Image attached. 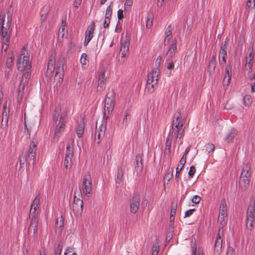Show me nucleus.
<instances>
[{"mask_svg":"<svg viewBox=\"0 0 255 255\" xmlns=\"http://www.w3.org/2000/svg\"><path fill=\"white\" fill-rule=\"evenodd\" d=\"M64 225L63 219L62 217L58 218L55 223V232L60 234Z\"/></svg>","mask_w":255,"mask_h":255,"instance_id":"cd10ccee","label":"nucleus"},{"mask_svg":"<svg viewBox=\"0 0 255 255\" xmlns=\"http://www.w3.org/2000/svg\"><path fill=\"white\" fill-rule=\"evenodd\" d=\"M232 77V67L229 64L227 66L225 69V74L223 80L224 87H228L230 83Z\"/></svg>","mask_w":255,"mask_h":255,"instance_id":"a211bd4d","label":"nucleus"},{"mask_svg":"<svg viewBox=\"0 0 255 255\" xmlns=\"http://www.w3.org/2000/svg\"><path fill=\"white\" fill-rule=\"evenodd\" d=\"M237 134V131L235 129H231L227 134L225 139V141L227 142H232L234 141V139L235 138Z\"/></svg>","mask_w":255,"mask_h":255,"instance_id":"bb28decb","label":"nucleus"},{"mask_svg":"<svg viewBox=\"0 0 255 255\" xmlns=\"http://www.w3.org/2000/svg\"><path fill=\"white\" fill-rule=\"evenodd\" d=\"M72 209L75 216L78 217L81 215L83 209V202L80 191L78 192L77 193H75Z\"/></svg>","mask_w":255,"mask_h":255,"instance_id":"0eeeda50","label":"nucleus"},{"mask_svg":"<svg viewBox=\"0 0 255 255\" xmlns=\"http://www.w3.org/2000/svg\"><path fill=\"white\" fill-rule=\"evenodd\" d=\"M64 255H77L74 251L72 248H68L66 250Z\"/></svg>","mask_w":255,"mask_h":255,"instance_id":"c03bdc74","label":"nucleus"},{"mask_svg":"<svg viewBox=\"0 0 255 255\" xmlns=\"http://www.w3.org/2000/svg\"><path fill=\"white\" fill-rule=\"evenodd\" d=\"M40 200V197L39 196H36L31 205V208L34 209V210H37L39 206Z\"/></svg>","mask_w":255,"mask_h":255,"instance_id":"58836bf2","label":"nucleus"},{"mask_svg":"<svg viewBox=\"0 0 255 255\" xmlns=\"http://www.w3.org/2000/svg\"><path fill=\"white\" fill-rule=\"evenodd\" d=\"M37 214H38V211H37V210H34V209L30 208L29 216L31 219L32 218H37L36 217Z\"/></svg>","mask_w":255,"mask_h":255,"instance_id":"8fccbe9b","label":"nucleus"},{"mask_svg":"<svg viewBox=\"0 0 255 255\" xmlns=\"http://www.w3.org/2000/svg\"><path fill=\"white\" fill-rule=\"evenodd\" d=\"M8 120V117L7 115V113L6 111H3L2 112V122H3L4 120L5 122H7Z\"/></svg>","mask_w":255,"mask_h":255,"instance_id":"4d7b16f0","label":"nucleus"},{"mask_svg":"<svg viewBox=\"0 0 255 255\" xmlns=\"http://www.w3.org/2000/svg\"><path fill=\"white\" fill-rule=\"evenodd\" d=\"M159 73V69H156L152 70L148 75L147 88L150 92L153 91L154 86H156L157 83Z\"/></svg>","mask_w":255,"mask_h":255,"instance_id":"9d476101","label":"nucleus"},{"mask_svg":"<svg viewBox=\"0 0 255 255\" xmlns=\"http://www.w3.org/2000/svg\"><path fill=\"white\" fill-rule=\"evenodd\" d=\"M176 213V208L172 207L171 209L170 215V221H173L174 220V216Z\"/></svg>","mask_w":255,"mask_h":255,"instance_id":"37998d69","label":"nucleus"},{"mask_svg":"<svg viewBox=\"0 0 255 255\" xmlns=\"http://www.w3.org/2000/svg\"><path fill=\"white\" fill-rule=\"evenodd\" d=\"M129 45V40L128 38L121 41L120 50L118 56V61L120 63H124L128 55Z\"/></svg>","mask_w":255,"mask_h":255,"instance_id":"1a4fd4ad","label":"nucleus"},{"mask_svg":"<svg viewBox=\"0 0 255 255\" xmlns=\"http://www.w3.org/2000/svg\"><path fill=\"white\" fill-rule=\"evenodd\" d=\"M82 191L85 196L90 197L92 191V180L89 174H86L83 177Z\"/></svg>","mask_w":255,"mask_h":255,"instance_id":"f8f14e48","label":"nucleus"},{"mask_svg":"<svg viewBox=\"0 0 255 255\" xmlns=\"http://www.w3.org/2000/svg\"><path fill=\"white\" fill-rule=\"evenodd\" d=\"M130 119V116L129 113L128 112H126L125 113V116H124V118L123 119V123L126 125L128 124L129 122Z\"/></svg>","mask_w":255,"mask_h":255,"instance_id":"79ce46f5","label":"nucleus"},{"mask_svg":"<svg viewBox=\"0 0 255 255\" xmlns=\"http://www.w3.org/2000/svg\"><path fill=\"white\" fill-rule=\"evenodd\" d=\"M14 56L11 54L10 56L7 57L6 60V66L8 68H10L13 65Z\"/></svg>","mask_w":255,"mask_h":255,"instance_id":"ea45409f","label":"nucleus"},{"mask_svg":"<svg viewBox=\"0 0 255 255\" xmlns=\"http://www.w3.org/2000/svg\"><path fill=\"white\" fill-rule=\"evenodd\" d=\"M219 215H228L227 205L225 200H222L219 206Z\"/></svg>","mask_w":255,"mask_h":255,"instance_id":"393cba45","label":"nucleus"},{"mask_svg":"<svg viewBox=\"0 0 255 255\" xmlns=\"http://www.w3.org/2000/svg\"><path fill=\"white\" fill-rule=\"evenodd\" d=\"M112 16V9L111 8V5H109L106 10V15L105 19L103 23V27L104 28H107L109 27V24L111 22V17Z\"/></svg>","mask_w":255,"mask_h":255,"instance_id":"4be33fe9","label":"nucleus"},{"mask_svg":"<svg viewBox=\"0 0 255 255\" xmlns=\"http://www.w3.org/2000/svg\"><path fill=\"white\" fill-rule=\"evenodd\" d=\"M148 205V202L147 199H143L141 202V207L145 209Z\"/></svg>","mask_w":255,"mask_h":255,"instance_id":"bf43d9fd","label":"nucleus"},{"mask_svg":"<svg viewBox=\"0 0 255 255\" xmlns=\"http://www.w3.org/2000/svg\"><path fill=\"white\" fill-rule=\"evenodd\" d=\"M159 248L157 247H154L152 249V255H157Z\"/></svg>","mask_w":255,"mask_h":255,"instance_id":"e2e57ef3","label":"nucleus"},{"mask_svg":"<svg viewBox=\"0 0 255 255\" xmlns=\"http://www.w3.org/2000/svg\"><path fill=\"white\" fill-rule=\"evenodd\" d=\"M251 88L253 92L255 93V74L251 79Z\"/></svg>","mask_w":255,"mask_h":255,"instance_id":"a18cd8bd","label":"nucleus"},{"mask_svg":"<svg viewBox=\"0 0 255 255\" xmlns=\"http://www.w3.org/2000/svg\"><path fill=\"white\" fill-rule=\"evenodd\" d=\"M195 211V209H190L186 211L185 213V217H188L193 214V212Z\"/></svg>","mask_w":255,"mask_h":255,"instance_id":"6e6d98bb","label":"nucleus"},{"mask_svg":"<svg viewBox=\"0 0 255 255\" xmlns=\"http://www.w3.org/2000/svg\"><path fill=\"white\" fill-rule=\"evenodd\" d=\"M216 65V60L215 56H212L209 64V69L210 72H213L215 71Z\"/></svg>","mask_w":255,"mask_h":255,"instance_id":"f704fd0d","label":"nucleus"},{"mask_svg":"<svg viewBox=\"0 0 255 255\" xmlns=\"http://www.w3.org/2000/svg\"><path fill=\"white\" fill-rule=\"evenodd\" d=\"M95 29V24L92 22L87 28L85 32V39L84 41V45L86 46L93 37V33Z\"/></svg>","mask_w":255,"mask_h":255,"instance_id":"dca6fc26","label":"nucleus"},{"mask_svg":"<svg viewBox=\"0 0 255 255\" xmlns=\"http://www.w3.org/2000/svg\"><path fill=\"white\" fill-rule=\"evenodd\" d=\"M55 56H51L49 58L48 64H47V72H49L50 73H52L55 69Z\"/></svg>","mask_w":255,"mask_h":255,"instance_id":"c85d7f7f","label":"nucleus"},{"mask_svg":"<svg viewBox=\"0 0 255 255\" xmlns=\"http://www.w3.org/2000/svg\"><path fill=\"white\" fill-rule=\"evenodd\" d=\"M185 163V157H182L179 161V165L177 166L176 169L175 179L177 181H178L180 178V172L183 168Z\"/></svg>","mask_w":255,"mask_h":255,"instance_id":"5701e85b","label":"nucleus"},{"mask_svg":"<svg viewBox=\"0 0 255 255\" xmlns=\"http://www.w3.org/2000/svg\"><path fill=\"white\" fill-rule=\"evenodd\" d=\"M112 100L111 98L107 96L105 99V104L104 113V120H107L110 118L111 115V112H112L111 109Z\"/></svg>","mask_w":255,"mask_h":255,"instance_id":"f3484780","label":"nucleus"},{"mask_svg":"<svg viewBox=\"0 0 255 255\" xmlns=\"http://www.w3.org/2000/svg\"><path fill=\"white\" fill-rule=\"evenodd\" d=\"M254 57V53L253 51L250 52L246 59L245 67L250 71L253 65V59Z\"/></svg>","mask_w":255,"mask_h":255,"instance_id":"b1692460","label":"nucleus"},{"mask_svg":"<svg viewBox=\"0 0 255 255\" xmlns=\"http://www.w3.org/2000/svg\"><path fill=\"white\" fill-rule=\"evenodd\" d=\"M106 131V127L102 124L99 128L96 126L95 130V142L97 144H99L101 141V138L104 136Z\"/></svg>","mask_w":255,"mask_h":255,"instance_id":"2eb2a0df","label":"nucleus"},{"mask_svg":"<svg viewBox=\"0 0 255 255\" xmlns=\"http://www.w3.org/2000/svg\"><path fill=\"white\" fill-rule=\"evenodd\" d=\"M196 172V168L194 166H192L190 168V170L188 172V175L190 177H192L193 176V175H194L195 173Z\"/></svg>","mask_w":255,"mask_h":255,"instance_id":"3c124183","label":"nucleus"},{"mask_svg":"<svg viewBox=\"0 0 255 255\" xmlns=\"http://www.w3.org/2000/svg\"><path fill=\"white\" fill-rule=\"evenodd\" d=\"M18 70H30L31 66L29 59V54L25 46H23L19 53L16 63Z\"/></svg>","mask_w":255,"mask_h":255,"instance_id":"423d86ee","label":"nucleus"},{"mask_svg":"<svg viewBox=\"0 0 255 255\" xmlns=\"http://www.w3.org/2000/svg\"><path fill=\"white\" fill-rule=\"evenodd\" d=\"M10 22L8 20L5 23V16L0 14V35L2 41V50L6 51L9 43L10 31L9 30Z\"/></svg>","mask_w":255,"mask_h":255,"instance_id":"f03ea898","label":"nucleus"},{"mask_svg":"<svg viewBox=\"0 0 255 255\" xmlns=\"http://www.w3.org/2000/svg\"><path fill=\"white\" fill-rule=\"evenodd\" d=\"M132 4V0H126L125 4V10H128V9L130 7Z\"/></svg>","mask_w":255,"mask_h":255,"instance_id":"603ef678","label":"nucleus"},{"mask_svg":"<svg viewBox=\"0 0 255 255\" xmlns=\"http://www.w3.org/2000/svg\"><path fill=\"white\" fill-rule=\"evenodd\" d=\"M124 17V11L122 9H119L118 11V17L119 20L122 19ZM120 23V21H119Z\"/></svg>","mask_w":255,"mask_h":255,"instance_id":"5fc2aeb1","label":"nucleus"},{"mask_svg":"<svg viewBox=\"0 0 255 255\" xmlns=\"http://www.w3.org/2000/svg\"><path fill=\"white\" fill-rule=\"evenodd\" d=\"M73 143H69L66 147V153L64 160V167L66 169H70L73 163Z\"/></svg>","mask_w":255,"mask_h":255,"instance_id":"9b49d317","label":"nucleus"},{"mask_svg":"<svg viewBox=\"0 0 255 255\" xmlns=\"http://www.w3.org/2000/svg\"><path fill=\"white\" fill-rule=\"evenodd\" d=\"M174 68V65L173 62V61H170L167 65V68L169 70L173 69Z\"/></svg>","mask_w":255,"mask_h":255,"instance_id":"680f3d73","label":"nucleus"},{"mask_svg":"<svg viewBox=\"0 0 255 255\" xmlns=\"http://www.w3.org/2000/svg\"><path fill=\"white\" fill-rule=\"evenodd\" d=\"M246 225L248 229L251 230L255 221V205L251 204L248 207L246 216Z\"/></svg>","mask_w":255,"mask_h":255,"instance_id":"ddd939ff","label":"nucleus"},{"mask_svg":"<svg viewBox=\"0 0 255 255\" xmlns=\"http://www.w3.org/2000/svg\"><path fill=\"white\" fill-rule=\"evenodd\" d=\"M253 99L250 95H246L243 97V104L246 107H249L253 103Z\"/></svg>","mask_w":255,"mask_h":255,"instance_id":"473e14b6","label":"nucleus"},{"mask_svg":"<svg viewBox=\"0 0 255 255\" xmlns=\"http://www.w3.org/2000/svg\"><path fill=\"white\" fill-rule=\"evenodd\" d=\"M200 201H201V197L197 195L194 196L192 199V202L195 204H197L199 203Z\"/></svg>","mask_w":255,"mask_h":255,"instance_id":"de8ad7c7","label":"nucleus"},{"mask_svg":"<svg viewBox=\"0 0 255 255\" xmlns=\"http://www.w3.org/2000/svg\"><path fill=\"white\" fill-rule=\"evenodd\" d=\"M247 5L248 7H254L255 5V0H248Z\"/></svg>","mask_w":255,"mask_h":255,"instance_id":"13d9d810","label":"nucleus"},{"mask_svg":"<svg viewBox=\"0 0 255 255\" xmlns=\"http://www.w3.org/2000/svg\"><path fill=\"white\" fill-rule=\"evenodd\" d=\"M80 62L83 65H85L88 62V56L86 53H83L81 56Z\"/></svg>","mask_w":255,"mask_h":255,"instance_id":"a19ab883","label":"nucleus"},{"mask_svg":"<svg viewBox=\"0 0 255 255\" xmlns=\"http://www.w3.org/2000/svg\"><path fill=\"white\" fill-rule=\"evenodd\" d=\"M38 219L37 218H32L30 226L28 228V233L34 237L37 231Z\"/></svg>","mask_w":255,"mask_h":255,"instance_id":"6ab92c4d","label":"nucleus"},{"mask_svg":"<svg viewBox=\"0 0 255 255\" xmlns=\"http://www.w3.org/2000/svg\"><path fill=\"white\" fill-rule=\"evenodd\" d=\"M123 176V173L122 171H118L117 175V179L119 181H121Z\"/></svg>","mask_w":255,"mask_h":255,"instance_id":"0e129e2a","label":"nucleus"},{"mask_svg":"<svg viewBox=\"0 0 255 255\" xmlns=\"http://www.w3.org/2000/svg\"><path fill=\"white\" fill-rule=\"evenodd\" d=\"M185 122V118H182L180 114L175 116V118L172 122V130L166 139L165 150H168V152H170L172 140L175 138L176 141H177V139L181 138L183 134Z\"/></svg>","mask_w":255,"mask_h":255,"instance_id":"f257e3e1","label":"nucleus"},{"mask_svg":"<svg viewBox=\"0 0 255 255\" xmlns=\"http://www.w3.org/2000/svg\"><path fill=\"white\" fill-rule=\"evenodd\" d=\"M228 215H218V223L219 224V230L217 236L214 246L215 255H220L222 248V236L223 235V227L227 225Z\"/></svg>","mask_w":255,"mask_h":255,"instance_id":"20e7f679","label":"nucleus"},{"mask_svg":"<svg viewBox=\"0 0 255 255\" xmlns=\"http://www.w3.org/2000/svg\"><path fill=\"white\" fill-rule=\"evenodd\" d=\"M153 15L151 14H148L145 19L146 22V27L147 28H150L152 25V21H153Z\"/></svg>","mask_w":255,"mask_h":255,"instance_id":"4c0bfd02","label":"nucleus"},{"mask_svg":"<svg viewBox=\"0 0 255 255\" xmlns=\"http://www.w3.org/2000/svg\"><path fill=\"white\" fill-rule=\"evenodd\" d=\"M233 253H234V252H233V249L229 248L227 250L226 255H233Z\"/></svg>","mask_w":255,"mask_h":255,"instance_id":"69168bd1","label":"nucleus"},{"mask_svg":"<svg viewBox=\"0 0 255 255\" xmlns=\"http://www.w3.org/2000/svg\"><path fill=\"white\" fill-rule=\"evenodd\" d=\"M173 177L172 172L170 171H168V172L166 174L164 178L166 179L167 181H169L171 178Z\"/></svg>","mask_w":255,"mask_h":255,"instance_id":"864d4df0","label":"nucleus"},{"mask_svg":"<svg viewBox=\"0 0 255 255\" xmlns=\"http://www.w3.org/2000/svg\"><path fill=\"white\" fill-rule=\"evenodd\" d=\"M242 178H245L247 179H250V168L248 166L246 165L245 166L242 170L241 173V176Z\"/></svg>","mask_w":255,"mask_h":255,"instance_id":"72a5a7b5","label":"nucleus"},{"mask_svg":"<svg viewBox=\"0 0 255 255\" xmlns=\"http://www.w3.org/2000/svg\"><path fill=\"white\" fill-rule=\"evenodd\" d=\"M61 110L60 107H57L55 109L53 114V120L54 121H57L59 117L60 118V115L62 113V112H61Z\"/></svg>","mask_w":255,"mask_h":255,"instance_id":"c9c22d12","label":"nucleus"},{"mask_svg":"<svg viewBox=\"0 0 255 255\" xmlns=\"http://www.w3.org/2000/svg\"><path fill=\"white\" fill-rule=\"evenodd\" d=\"M24 71H25V72L22 75L21 83L20 84V88L22 87V89L24 87V84L27 82V80L29 79L30 76V70H24Z\"/></svg>","mask_w":255,"mask_h":255,"instance_id":"a878e982","label":"nucleus"},{"mask_svg":"<svg viewBox=\"0 0 255 255\" xmlns=\"http://www.w3.org/2000/svg\"><path fill=\"white\" fill-rule=\"evenodd\" d=\"M38 144V141L36 138H33L30 142L29 149L26 154H22L19 156V161L20 166L22 167L26 162L28 164L30 162L33 164L36 159V150Z\"/></svg>","mask_w":255,"mask_h":255,"instance_id":"39448f33","label":"nucleus"},{"mask_svg":"<svg viewBox=\"0 0 255 255\" xmlns=\"http://www.w3.org/2000/svg\"><path fill=\"white\" fill-rule=\"evenodd\" d=\"M162 59L161 57L160 56H158L156 58V59L155 60V64L156 66L157 67L156 69H159V67L160 64L162 63Z\"/></svg>","mask_w":255,"mask_h":255,"instance_id":"49530a36","label":"nucleus"},{"mask_svg":"<svg viewBox=\"0 0 255 255\" xmlns=\"http://www.w3.org/2000/svg\"><path fill=\"white\" fill-rule=\"evenodd\" d=\"M74 47H75V43L72 41L70 42V43H69V50H72Z\"/></svg>","mask_w":255,"mask_h":255,"instance_id":"338daca9","label":"nucleus"},{"mask_svg":"<svg viewBox=\"0 0 255 255\" xmlns=\"http://www.w3.org/2000/svg\"><path fill=\"white\" fill-rule=\"evenodd\" d=\"M67 114L66 111H62L60 115L58 123L56 125L55 129V135L54 139L56 141L58 140V138L64 132L65 124L67 121Z\"/></svg>","mask_w":255,"mask_h":255,"instance_id":"6e6552de","label":"nucleus"},{"mask_svg":"<svg viewBox=\"0 0 255 255\" xmlns=\"http://www.w3.org/2000/svg\"><path fill=\"white\" fill-rule=\"evenodd\" d=\"M64 64L62 60L57 61L55 69V80L60 84L63 81L64 77Z\"/></svg>","mask_w":255,"mask_h":255,"instance_id":"4468645a","label":"nucleus"},{"mask_svg":"<svg viewBox=\"0 0 255 255\" xmlns=\"http://www.w3.org/2000/svg\"><path fill=\"white\" fill-rule=\"evenodd\" d=\"M84 132V127L83 124H79L76 128L77 135L79 137H81Z\"/></svg>","mask_w":255,"mask_h":255,"instance_id":"e433bc0d","label":"nucleus"},{"mask_svg":"<svg viewBox=\"0 0 255 255\" xmlns=\"http://www.w3.org/2000/svg\"><path fill=\"white\" fill-rule=\"evenodd\" d=\"M59 36H61L63 37L65 34H67V30L66 28V23L65 20H62L61 25L59 30Z\"/></svg>","mask_w":255,"mask_h":255,"instance_id":"c756f323","label":"nucleus"},{"mask_svg":"<svg viewBox=\"0 0 255 255\" xmlns=\"http://www.w3.org/2000/svg\"><path fill=\"white\" fill-rule=\"evenodd\" d=\"M139 201L140 199L137 196L134 197L131 199L130 209L132 213H135L138 211L139 207Z\"/></svg>","mask_w":255,"mask_h":255,"instance_id":"412c9836","label":"nucleus"},{"mask_svg":"<svg viewBox=\"0 0 255 255\" xmlns=\"http://www.w3.org/2000/svg\"><path fill=\"white\" fill-rule=\"evenodd\" d=\"M81 2L82 0H75L73 3V6L77 8L81 4Z\"/></svg>","mask_w":255,"mask_h":255,"instance_id":"052dcab7","label":"nucleus"},{"mask_svg":"<svg viewBox=\"0 0 255 255\" xmlns=\"http://www.w3.org/2000/svg\"><path fill=\"white\" fill-rule=\"evenodd\" d=\"M176 44V38H173L172 35L171 27L168 26L165 32L164 40V45L167 46V59L172 58L175 55L177 49Z\"/></svg>","mask_w":255,"mask_h":255,"instance_id":"7ed1b4c3","label":"nucleus"},{"mask_svg":"<svg viewBox=\"0 0 255 255\" xmlns=\"http://www.w3.org/2000/svg\"><path fill=\"white\" fill-rule=\"evenodd\" d=\"M106 77L105 76V73L102 72L99 77L98 89L99 90H101L104 86L106 82Z\"/></svg>","mask_w":255,"mask_h":255,"instance_id":"7c9ffc66","label":"nucleus"},{"mask_svg":"<svg viewBox=\"0 0 255 255\" xmlns=\"http://www.w3.org/2000/svg\"><path fill=\"white\" fill-rule=\"evenodd\" d=\"M46 18H47V14H42L41 15V20L42 22L45 21L46 20Z\"/></svg>","mask_w":255,"mask_h":255,"instance_id":"774afa93","label":"nucleus"},{"mask_svg":"<svg viewBox=\"0 0 255 255\" xmlns=\"http://www.w3.org/2000/svg\"><path fill=\"white\" fill-rule=\"evenodd\" d=\"M227 50L225 47V46L221 47L219 54V60L220 64L221 66H224L227 62Z\"/></svg>","mask_w":255,"mask_h":255,"instance_id":"aec40b11","label":"nucleus"},{"mask_svg":"<svg viewBox=\"0 0 255 255\" xmlns=\"http://www.w3.org/2000/svg\"><path fill=\"white\" fill-rule=\"evenodd\" d=\"M214 149L215 145L213 144L209 143L206 147V150L208 152V153L213 151Z\"/></svg>","mask_w":255,"mask_h":255,"instance_id":"09e8293b","label":"nucleus"},{"mask_svg":"<svg viewBox=\"0 0 255 255\" xmlns=\"http://www.w3.org/2000/svg\"><path fill=\"white\" fill-rule=\"evenodd\" d=\"M250 179L242 178L240 177L239 181V187L243 190L246 189L249 185Z\"/></svg>","mask_w":255,"mask_h":255,"instance_id":"2f4dec72","label":"nucleus"}]
</instances>
